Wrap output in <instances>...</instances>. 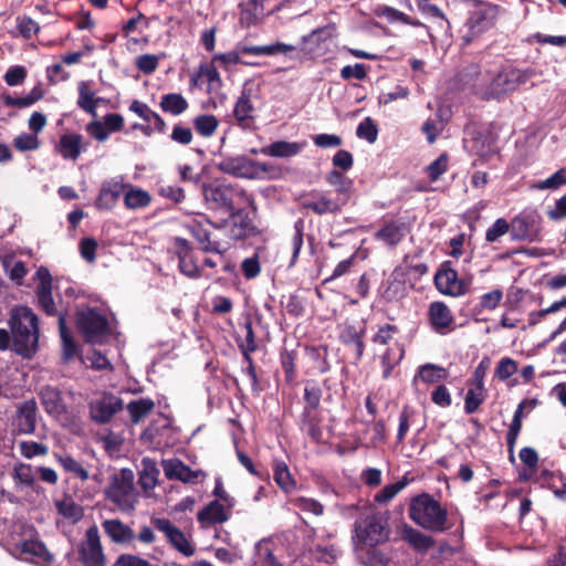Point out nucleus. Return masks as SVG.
<instances>
[{"label": "nucleus", "instance_id": "f257e3e1", "mask_svg": "<svg viewBox=\"0 0 566 566\" xmlns=\"http://www.w3.org/2000/svg\"><path fill=\"white\" fill-rule=\"evenodd\" d=\"M354 542L356 549L364 552L367 556V565L386 566L389 556L378 546L388 542L390 528L386 518L379 514H370L359 518L354 524Z\"/></svg>", "mask_w": 566, "mask_h": 566}, {"label": "nucleus", "instance_id": "f03ea898", "mask_svg": "<svg viewBox=\"0 0 566 566\" xmlns=\"http://www.w3.org/2000/svg\"><path fill=\"white\" fill-rule=\"evenodd\" d=\"M12 334V352L23 359L35 355V313L25 305H15L8 321Z\"/></svg>", "mask_w": 566, "mask_h": 566}, {"label": "nucleus", "instance_id": "7ed1b4c3", "mask_svg": "<svg viewBox=\"0 0 566 566\" xmlns=\"http://www.w3.org/2000/svg\"><path fill=\"white\" fill-rule=\"evenodd\" d=\"M408 515L417 525L433 533H443L452 526L447 509L429 493L419 494L411 500Z\"/></svg>", "mask_w": 566, "mask_h": 566}, {"label": "nucleus", "instance_id": "20e7f679", "mask_svg": "<svg viewBox=\"0 0 566 566\" xmlns=\"http://www.w3.org/2000/svg\"><path fill=\"white\" fill-rule=\"evenodd\" d=\"M202 192L206 205L210 210L228 216L233 214L239 200L247 197L243 189L221 180L203 185Z\"/></svg>", "mask_w": 566, "mask_h": 566}, {"label": "nucleus", "instance_id": "39448f33", "mask_svg": "<svg viewBox=\"0 0 566 566\" xmlns=\"http://www.w3.org/2000/svg\"><path fill=\"white\" fill-rule=\"evenodd\" d=\"M105 496L115 503L122 511L134 510L137 494L134 486V472L130 469H122L119 473L111 476L109 485L105 490Z\"/></svg>", "mask_w": 566, "mask_h": 566}, {"label": "nucleus", "instance_id": "423d86ee", "mask_svg": "<svg viewBox=\"0 0 566 566\" xmlns=\"http://www.w3.org/2000/svg\"><path fill=\"white\" fill-rule=\"evenodd\" d=\"M433 282L441 294L460 297L471 291L473 277L471 275L460 277L458 271L453 268L452 261L447 260L439 265Z\"/></svg>", "mask_w": 566, "mask_h": 566}, {"label": "nucleus", "instance_id": "0eeeda50", "mask_svg": "<svg viewBox=\"0 0 566 566\" xmlns=\"http://www.w3.org/2000/svg\"><path fill=\"white\" fill-rule=\"evenodd\" d=\"M534 75L535 72L531 69H503L495 76H493L489 83L485 91L486 98L501 99L506 94L516 91L521 85L525 84Z\"/></svg>", "mask_w": 566, "mask_h": 566}, {"label": "nucleus", "instance_id": "6e6552de", "mask_svg": "<svg viewBox=\"0 0 566 566\" xmlns=\"http://www.w3.org/2000/svg\"><path fill=\"white\" fill-rule=\"evenodd\" d=\"M75 325L84 340L90 344H101L109 333L108 319L93 307L77 311Z\"/></svg>", "mask_w": 566, "mask_h": 566}, {"label": "nucleus", "instance_id": "1a4fd4ad", "mask_svg": "<svg viewBox=\"0 0 566 566\" xmlns=\"http://www.w3.org/2000/svg\"><path fill=\"white\" fill-rule=\"evenodd\" d=\"M217 168L228 175L255 179L261 175L269 174L274 167L269 163L256 161L247 156L227 157L220 160Z\"/></svg>", "mask_w": 566, "mask_h": 566}, {"label": "nucleus", "instance_id": "9d476101", "mask_svg": "<svg viewBox=\"0 0 566 566\" xmlns=\"http://www.w3.org/2000/svg\"><path fill=\"white\" fill-rule=\"evenodd\" d=\"M169 252L177 258L178 270L181 274L191 280H198L202 276V271L198 265L195 249L190 241L181 237L172 238Z\"/></svg>", "mask_w": 566, "mask_h": 566}, {"label": "nucleus", "instance_id": "9b49d317", "mask_svg": "<svg viewBox=\"0 0 566 566\" xmlns=\"http://www.w3.org/2000/svg\"><path fill=\"white\" fill-rule=\"evenodd\" d=\"M511 238L514 241H538L541 235V217L535 211H522L511 221Z\"/></svg>", "mask_w": 566, "mask_h": 566}, {"label": "nucleus", "instance_id": "f8f14e48", "mask_svg": "<svg viewBox=\"0 0 566 566\" xmlns=\"http://www.w3.org/2000/svg\"><path fill=\"white\" fill-rule=\"evenodd\" d=\"M123 409V399L112 392H103L88 402L90 418L98 424L108 423Z\"/></svg>", "mask_w": 566, "mask_h": 566}, {"label": "nucleus", "instance_id": "ddd939ff", "mask_svg": "<svg viewBox=\"0 0 566 566\" xmlns=\"http://www.w3.org/2000/svg\"><path fill=\"white\" fill-rule=\"evenodd\" d=\"M128 108L147 123L146 125L136 123L133 125V129H139L145 136H150L153 133L165 134L167 132L165 119L146 103L134 99Z\"/></svg>", "mask_w": 566, "mask_h": 566}, {"label": "nucleus", "instance_id": "4468645a", "mask_svg": "<svg viewBox=\"0 0 566 566\" xmlns=\"http://www.w3.org/2000/svg\"><path fill=\"white\" fill-rule=\"evenodd\" d=\"M501 7L493 2L476 0L468 25L474 33L484 32L496 24Z\"/></svg>", "mask_w": 566, "mask_h": 566}, {"label": "nucleus", "instance_id": "2eb2a0df", "mask_svg": "<svg viewBox=\"0 0 566 566\" xmlns=\"http://www.w3.org/2000/svg\"><path fill=\"white\" fill-rule=\"evenodd\" d=\"M78 559L84 566H105V556L96 526L86 531L85 541L78 549Z\"/></svg>", "mask_w": 566, "mask_h": 566}, {"label": "nucleus", "instance_id": "dca6fc26", "mask_svg": "<svg viewBox=\"0 0 566 566\" xmlns=\"http://www.w3.org/2000/svg\"><path fill=\"white\" fill-rule=\"evenodd\" d=\"M153 525L156 530L163 532L171 546L186 557L195 554V547L187 539L181 530L174 525L168 518H153Z\"/></svg>", "mask_w": 566, "mask_h": 566}, {"label": "nucleus", "instance_id": "f3484780", "mask_svg": "<svg viewBox=\"0 0 566 566\" xmlns=\"http://www.w3.org/2000/svg\"><path fill=\"white\" fill-rule=\"evenodd\" d=\"M163 469L168 480L181 481L187 484H198L207 476L203 470H192L177 458L163 461Z\"/></svg>", "mask_w": 566, "mask_h": 566}, {"label": "nucleus", "instance_id": "a211bd4d", "mask_svg": "<svg viewBox=\"0 0 566 566\" xmlns=\"http://www.w3.org/2000/svg\"><path fill=\"white\" fill-rule=\"evenodd\" d=\"M207 224L214 227L216 229H220L223 227V223L218 224L211 222L209 219H206L205 222L201 220H191L186 223V229L189 233L197 240L200 244L201 250L206 253H221L220 242L211 239V233L207 228Z\"/></svg>", "mask_w": 566, "mask_h": 566}, {"label": "nucleus", "instance_id": "6ab92c4d", "mask_svg": "<svg viewBox=\"0 0 566 566\" xmlns=\"http://www.w3.org/2000/svg\"><path fill=\"white\" fill-rule=\"evenodd\" d=\"M428 319L436 333L446 334L454 329L453 313L444 302L434 301L429 304Z\"/></svg>", "mask_w": 566, "mask_h": 566}, {"label": "nucleus", "instance_id": "aec40b11", "mask_svg": "<svg viewBox=\"0 0 566 566\" xmlns=\"http://www.w3.org/2000/svg\"><path fill=\"white\" fill-rule=\"evenodd\" d=\"M254 112L255 107L252 103V90L243 88L232 111L235 124L244 130L251 129L255 122Z\"/></svg>", "mask_w": 566, "mask_h": 566}, {"label": "nucleus", "instance_id": "412c9836", "mask_svg": "<svg viewBox=\"0 0 566 566\" xmlns=\"http://www.w3.org/2000/svg\"><path fill=\"white\" fill-rule=\"evenodd\" d=\"M301 205L304 209L322 216L326 213H337L342 209L338 200H333L328 193L322 191H312L302 197Z\"/></svg>", "mask_w": 566, "mask_h": 566}, {"label": "nucleus", "instance_id": "4be33fe9", "mask_svg": "<svg viewBox=\"0 0 566 566\" xmlns=\"http://www.w3.org/2000/svg\"><path fill=\"white\" fill-rule=\"evenodd\" d=\"M13 478L19 499L31 503L35 492V473L32 467L24 463L17 464Z\"/></svg>", "mask_w": 566, "mask_h": 566}, {"label": "nucleus", "instance_id": "5701e85b", "mask_svg": "<svg viewBox=\"0 0 566 566\" xmlns=\"http://www.w3.org/2000/svg\"><path fill=\"white\" fill-rule=\"evenodd\" d=\"M323 420L322 410L302 409L297 426L311 441L319 443L323 440Z\"/></svg>", "mask_w": 566, "mask_h": 566}, {"label": "nucleus", "instance_id": "b1692460", "mask_svg": "<svg viewBox=\"0 0 566 566\" xmlns=\"http://www.w3.org/2000/svg\"><path fill=\"white\" fill-rule=\"evenodd\" d=\"M408 271L405 266H397L388 277L386 285L380 292L381 298L388 303L398 302L407 295V286L405 277Z\"/></svg>", "mask_w": 566, "mask_h": 566}, {"label": "nucleus", "instance_id": "393cba45", "mask_svg": "<svg viewBox=\"0 0 566 566\" xmlns=\"http://www.w3.org/2000/svg\"><path fill=\"white\" fill-rule=\"evenodd\" d=\"M366 328L357 329L354 325H346L339 333V342L350 352L354 363L361 360L365 353Z\"/></svg>", "mask_w": 566, "mask_h": 566}, {"label": "nucleus", "instance_id": "a878e982", "mask_svg": "<svg viewBox=\"0 0 566 566\" xmlns=\"http://www.w3.org/2000/svg\"><path fill=\"white\" fill-rule=\"evenodd\" d=\"M38 305L48 314L55 315L56 308L52 297V275L48 268H38Z\"/></svg>", "mask_w": 566, "mask_h": 566}, {"label": "nucleus", "instance_id": "bb28decb", "mask_svg": "<svg viewBox=\"0 0 566 566\" xmlns=\"http://www.w3.org/2000/svg\"><path fill=\"white\" fill-rule=\"evenodd\" d=\"M407 231V226L401 220H384L382 226L375 232L374 238L389 248H395L403 240Z\"/></svg>", "mask_w": 566, "mask_h": 566}, {"label": "nucleus", "instance_id": "cd10ccee", "mask_svg": "<svg viewBox=\"0 0 566 566\" xmlns=\"http://www.w3.org/2000/svg\"><path fill=\"white\" fill-rule=\"evenodd\" d=\"M90 146V142L77 133L63 134L57 144V151L64 159L75 161L82 151Z\"/></svg>", "mask_w": 566, "mask_h": 566}, {"label": "nucleus", "instance_id": "c85d7f7f", "mask_svg": "<svg viewBox=\"0 0 566 566\" xmlns=\"http://www.w3.org/2000/svg\"><path fill=\"white\" fill-rule=\"evenodd\" d=\"M231 510L219 500H213L198 512L197 520L203 526L222 524L230 518Z\"/></svg>", "mask_w": 566, "mask_h": 566}, {"label": "nucleus", "instance_id": "c756f323", "mask_svg": "<svg viewBox=\"0 0 566 566\" xmlns=\"http://www.w3.org/2000/svg\"><path fill=\"white\" fill-rule=\"evenodd\" d=\"M125 188L126 185L123 182L113 180L104 181L95 200L96 209L105 211L112 210Z\"/></svg>", "mask_w": 566, "mask_h": 566}, {"label": "nucleus", "instance_id": "7c9ffc66", "mask_svg": "<svg viewBox=\"0 0 566 566\" xmlns=\"http://www.w3.org/2000/svg\"><path fill=\"white\" fill-rule=\"evenodd\" d=\"M229 217L232 219L230 228L231 239L237 241L244 240L256 233V227L244 209L237 208L234 213Z\"/></svg>", "mask_w": 566, "mask_h": 566}, {"label": "nucleus", "instance_id": "2f4dec72", "mask_svg": "<svg viewBox=\"0 0 566 566\" xmlns=\"http://www.w3.org/2000/svg\"><path fill=\"white\" fill-rule=\"evenodd\" d=\"M13 424L18 433H31L35 429V399L22 402L15 413Z\"/></svg>", "mask_w": 566, "mask_h": 566}, {"label": "nucleus", "instance_id": "473e14b6", "mask_svg": "<svg viewBox=\"0 0 566 566\" xmlns=\"http://www.w3.org/2000/svg\"><path fill=\"white\" fill-rule=\"evenodd\" d=\"M265 0H247L239 3V22L243 28L256 25L264 17Z\"/></svg>", "mask_w": 566, "mask_h": 566}, {"label": "nucleus", "instance_id": "72a5a7b5", "mask_svg": "<svg viewBox=\"0 0 566 566\" xmlns=\"http://www.w3.org/2000/svg\"><path fill=\"white\" fill-rule=\"evenodd\" d=\"M57 323H59L60 337L62 340V356L61 357H62L63 363H70L75 357L82 358L80 350H78V346L75 343V340L72 336V333L66 325L64 314L61 313L59 315Z\"/></svg>", "mask_w": 566, "mask_h": 566}, {"label": "nucleus", "instance_id": "f704fd0d", "mask_svg": "<svg viewBox=\"0 0 566 566\" xmlns=\"http://www.w3.org/2000/svg\"><path fill=\"white\" fill-rule=\"evenodd\" d=\"M102 526L105 534L115 543H130L135 538L134 531L120 520H106Z\"/></svg>", "mask_w": 566, "mask_h": 566}, {"label": "nucleus", "instance_id": "c9c22d12", "mask_svg": "<svg viewBox=\"0 0 566 566\" xmlns=\"http://www.w3.org/2000/svg\"><path fill=\"white\" fill-rule=\"evenodd\" d=\"M41 401L45 411L53 417L57 418L65 412L61 391L56 388L50 386L43 388L41 390Z\"/></svg>", "mask_w": 566, "mask_h": 566}, {"label": "nucleus", "instance_id": "e433bc0d", "mask_svg": "<svg viewBox=\"0 0 566 566\" xmlns=\"http://www.w3.org/2000/svg\"><path fill=\"white\" fill-rule=\"evenodd\" d=\"M302 150V145L295 142L277 140L260 148V153L265 156L277 158H290Z\"/></svg>", "mask_w": 566, "mask_h": 566}, {"label": "nucleus", "instance_id": "4c0bfd02", "mask_svg": "<svg viewBox=\"0 0 566 566\" xmlns=\"http://www.w3.org/2000/svg\"><path fill=\"white\" fill-rule=\"evenodd\" d=\"M273 479L277 486L286 494L297 490V482L292 476L287 464L284 461L273 462Z\"/></svg>", "mask_w": 566, "mask_h": 566}, {"label": "nucleus", "instance_id": "58836bf2", "mask_svg": "<svg viewBox=\"0 0 566 566\" xmlns=\"http://www.w3.org/2000/svg\"><path fill=\"white\" fill-rule=\"evenodd\" d=\"M298 352L296 349L283 348L280 352V365L284 373V381L286 385L293 387L297 378L296 360Z\"/></svg>", "mask_w": 566, "mask_h": 566}, {"label": "nucleus", "instance_id": "ea45409f", "mask_svg": "<svg viewBox=\"0 0 566 566\" xmlns=\"http://www.w3.org/2000/svg\"><path fill=\"white\" fill-rule=\"evenodd\" d=\"M78 98L77 106L92 116H96V108L102 101L101 97H95V92L92 90L88 82L82 81L78 83Z\"/></svg>", "mask_w": 566, "mask_h": 566}, {"label": "nucleus", "instance_id": "a19ab883", "mask_svg": "<svg viewBox=\"0 0 566 566\" xmlns=\"http://www.w3.org/2000/svg\"><path fill=\"white\" fill-rule=\"evenodd\" d=\"M449 371L447 368L427 363L418 367L415 381L419 378L424 384H436L442 380H447Z\"/></svg>", "mask_w": 566, "mask_h": 566}, {"label": "nucleus", "instance_id": "79ce46f5", "mask_svg": "<svg viewBox=\"0 0 566 566\" xmlns=\"http://www.w3.org/2000/svg\"><path fill=\"white\" fill-rule=\"evenodd\" d=\"M159 107L166 114L179 116L188 109L189 103L180 93H168L160 97Z\"/></svg>", "mask_w": 566, "mask_h": 566}, {"label": "nucleus", "instance_id": "37998d69", "mask_svg": "<svg viewBox=\"0 0 566 566\" xmlns=\"http://www.w3.org/2000/svg\"><path fill=\"white\" fill-rule=\"evenodd\" d=\"M402 539L419 552H427L434 545V539L431 536L409 525H406L402 530Z\"/></svg>", "mask_w": 566, "mask_h": 566}, {"label": "nucleus", "instance_id": "c03bdc74", "mask_svg": "<svg viewBox=\"0 0 566 566\" xmlns=\"http://www.w3.org/2000/svg\"><path fill=\"white\" fill-rule=\"evenodd\" d=\"M502 298L503 291L500 289H494L483 294L479 302L471 307L472 315L478 317L485 311H494L500 305Z\"/></svg>", "mask_w": 566, "mask_h": 566}, {"label": "nucleus", "instance_id": "a18cd8bd", "mask_svg": "<svg viewBox=\"0 0 566 566\" xmlns=\"http://www.w3.org/2000/svg\"><path fill=\"white\" fill-rule=\"evenodd\" d=\"M151 202V196L148 191L128 186V191L124 196V205L129 210L144 209Z\"/></svg>", "mask_w": 566, "mask_h": 566}, {"label": "nucleus", "instance_id": "49530a36", "mask_svg": "<svg viewBox=\"0 0 566 566\" xmlns=\"http://www.w3.org/2000/svg\"><path fill=\"white\" fill-rule=\"evenodd\" d=\"M377 15L386 18L389 22H401L406 25H410L413 28H420L423 25V23L418 20L413 19L410 15L406 14L402 11H399L396 8L389 7V6H381L377 9Z\"/></svg>", "mask_w": 566, "mask_h": 566}, {"label": "nucleus", "instance_id": "de8ad7c7", "mask_svg": "<svg viewBox=\"0 0 566 566\" xmlns=\"http://www.w3.org/2000/svg\"><path fill=\"white\" fill-rule=\"evenodd\" d=\"M200 77H205L212 88H218L222 85L221 76L217 70L216 63L212 61L199 65L196 74L191 76V84L197 85V80Z\"/></svg>", "mask_w": 566, "mask_h": 566}, {"label": "nucleus", "instance_id": "09e8293b", "mask_svg": "<svg viewBox=\"0 0 566 566\" xmlns=\"http://www.w3.org/2000/svg\"><path fill=\"white\" fill-rule=\"evenodd\" d=\"M155 408V402L150 398H139L128 402L126 409L133 423H138L144 417Z\"/></svg>", "mask_w": 566, "mask_h": 566}, {"label": "nucleus", "instance_id": "8fccbe9b", "mask_svg": "<svg viewBox=\"0 0 566 566\" xmlns=\"http://www.w3.org/2000/svg\"><path fill=\"white\" fill-rule=\"evenodd\" d=\"M323 390L315 380H307L304 387L303 409L322 410L321 400Z\"/></svg>", "mask_w": 566, "mask_h": 566}, {"label": "nucleus", "instance_id": "3c124183", "mask_svg": "<svg viewBox=\"0 0 566 566\" xmlns=\"http://www.w3.org/2000/svg\"><path fill=\"white\" fill-rule=\"evenodd\" d=\"M192 123L197 134L205 138L214 135L219 126L218 118L210 114L198 115L193 118Z\"/></svg>", "mask_w": 566, "mask_h": 566}, {"label": "nucleus", "instance_id": "603ef678", "mask_svg": "<svg viewBox=\"0 0 566 566\" xmlns=\"http://www.w3.org/2000/svg\"><path fill=\"white\" fill-rule=\"evenodd\" d=\"M405 349L403 347H398V352L394 348H387L386 352L381 355V368H382V378L388 379L392 370L396 366H398L403 358Z\"/></svg>", "mask_w": 566, "mask_h": 566}, {"label": "nucleus", "instance_id": "864d4df0", "mask_svg": "<svg viewBox=\"0 0 566 566\" xmlns=\"http://www.w3.org/2000/svg\"><path fill=\"white\" fill-rule=\"evenodd\" d=\"M56 509L59 514L73 522H77L83 517V509L70 497L57 501Z\"/></svg>", "mask_w": 566, "mask_h": 566}, {"label": "nucleus", "instance_id": "5fc2aeb1", "mask_svg": "<svg viewBox=\"0 0 566 566\" xmlns=\"http://www.w3.org/2000/svg\"><path fill=\"white\" fill-rule=\"evenodd\" d=\"M449 155L441 154L436 160L426 167V174L431 182L440 179V177L448 170Z\"/></svg>", "mask_w": 566, "mask_h": 566}, {"label": "nucleus", "instance_id": "6e6d98bb", "mask_svg": "<svg viewBox=\"0 0 566 566\" xmlns=\"http://www.w3.org/2000/svg\"><path fill=\"white\" fill-rule=\"evenodd\" d=\"M564 185H566V167H562L551 177L538 181L535 188L538 190H557Z\"/></svg>", "mask_w": 566, "mask_h": 566}, {"label": "nucleus", "instance_id": "4d7b16f0", "mask_svg": "<svg viewBox=\"0 0 566 566\" xmlns=\"http://www.w3.org/2000/svg\"><path fill=\"white\" fill-rule=\"evenodd\" d=\"M408 481L406 479L385 485L376 495L377 503H387L391 501L401 490L406 488Z\"/></svg>", "mask_w": 566, "mask_h": 566}, {"label": "nucleus", "instance_id": "13d9d810", "mask_svg": "<svg viewBox=\"0 0 566 566\" xmlns=\"http://www.w3.org/2000/svg\"><path fill=\"white\" fill-rule=\"evenodd\" d=\"M290 503L304 512H310L317 516L322 515L324 512V506L315 499L297 496L291 499Z\"/></svg>", "mask_w": 566, "mask_h": 566}, {"label": "nucleus", "instance_id": "bf43d9fd", "mask_svg": "<svg viewBox=\"0 0 566 566\" xmlns=\"http://www.w3.org/2000/svg\"><path fill=\"white\" fill-rule=\"evenodd\" d=\"M60 463L66 472L72 473L82 481H86L90 478L88 471L71 455L61 457Z\"/></svg>", "mask_w": 566, "mask_h": 566}, {"label": "nucleus", "instance_id": "052dcab7", "mask_svg": "<svg viewBox=\"0 0 566 566\" xmlns=\"http://www.w3.org/2000/svg\"><path fill=\"white\" fill-rule=\"evenodd\" d=\"M517 371V363L511 357H503L497 363L494 377L501 381L507 380L511 376H513Z\"/></svg>", "mask_w": 566, "mask_h": 566}, {"label": "nucleus", "instance_id": "680f3d73", "mask_svg": "<svg viewBox=\"0 0 566 566\" xmlns=\"http://www.w3.org/2000/svg\"><path fill=\"white\" fill-rule=\"evenodd\" d=\"M356 135L373 144L377 140L378 127L370 117H366L358 124Z\"/></svg>", "mask_w": 566, "mask_h": 566}, {"label": "nucleus", "instance_id": "e2e57ef3", "mask_svg": "<svg viewBox=\"0 0 566 566\" xmlns=\"http://www.w3.org/2000/svg\"><path fill=\"white\" fill-rule=\"evenodd\" d=\"M511 233V224L504 218H499L494 223L486 230L485 240L490 243L496 242L501 237Z\"/></svg>", "mask_w": 566, "mask_h": 566}, {"label": "nucleus", "instance_id": "0e129e2a", "mask_svg": "<svg viewBox=\"0 0 566 566\" xmlns=\"http://www.w3.org/2000/svg\"><path fill=\"white\" fill-rule=\"evenodd\" d=\"M159 470L155 464L146 465L139 473L138 483L145 491L153 490L157 485Z\"/></svg>", "mask_w": 566, "mask_h": 566}, {"label": "nucleus", "instance_id": "69168bd1", "mask_svg": "<svg viewBox=\"0 0 566 566\" xmlns=\"http://www.w3.org/2000/svg\"><path fill=\"white\" fill-rule=\"evenodd\" d=\"M81 256L88 263L96 260L98 243L94 238H83L78 244Z\"/></svg>", "mask_w": 566, "mask_h": 566}, {"label": "nucleus", "instance_id": "338daca9", "mask_svg": "<svg viewBox=\"0 0 566 566\" xmlns=\"http://www.w3.org/2000/svg\"><path fill=\"white\" fill-rule=\"evenodd\" d=\"M326 181L335 187L336 192L339 195L346 193L350 185V180H347L343 172L336 169L327 174Z\"/></svg>", "mask_w": 566, "mask_h": 566}, {"label": "nucleus", "instance_id": "774afa93", "mask_svg": "<svg viewBox=\"0 0 566 566\" xmlns=\"http://www.w3.org/2000/svg\"><path fill=\"white\" fill-rule=\"evenodd\" d=\"M546 216L552 221H560L566 218V193L555 201L554 206L546 211Z\"/></svg>", "mask_w": 566, "mask_h": 566}]
</instances>
